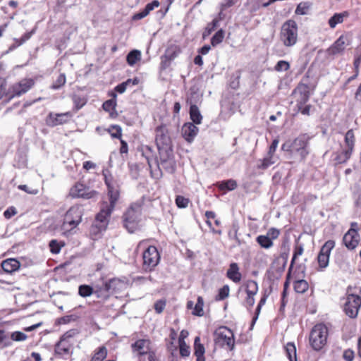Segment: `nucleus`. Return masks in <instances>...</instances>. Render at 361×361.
<instances>
[{
	"instance_id": "obj_40",
	"label": "nucleus",
	"mask_w": 361,
	"mask_h": 361,
	"mask_svg": "<svg viewBox=\"0 0 361 361\" xmlns=\"http://www.w3.org/2000/svg\"><path fill=\"white\" fill-rule=\"evenodd\" d=\"M204 215L206 217V224L210 228L212 232L219 235L221 234V230L216 228L212 222V221H214L216 219V214L215 212L212 211H207Z\"/></svg>"
},
{
	"instance_id": "obj_52",
	"label": "nucleus",
	"mask_w": 361,
	"mask_h": 361,
	"mask_svg": "<svg viewBox=\"0 0 361 361\" xmlns=\"http://www.w3.org/2000/svg\"><path fill=\"white\" fill-rule=\"evenodd\" d=\"M352 153L345 149L337 154L335 160L338 164L345 163L351 157Z\"/></svg>"
},
{
	"instance_id": "obj_57",
	"label": "nucleus",
	"mask_w": 361,
	"mask_h": 361,
	"mask_svg": "<svg viewBox=\"0 0 361 361\" xmlns=\"http://www.w3.org/2000/svg\"><path fill=\"white\" fill-rule=\"evenodd\" d=\"M224 38V32L223 30H218L211 39V44L213 47H216L222 42Z\"/></svg>"
},
{
	"instance_id": "obj_3",
	"label": "nucleus",
	"mask_w": 361,
	"mask_h": 361,
	"mask_svg": "<svg viewBox=\"0 0 361 361\" xmlns=\"http://www.w3.org/2000/svg\"><path fill=\"white\" fill-rule=\"evenodd\" d=\"M329 329L324 323L315 324L310 331L309 343L315 351H319L327 344Z\"/></svg>"
},
{
	"instance_id": "obj_34",
	"label": "nucleus",
	"mask_w": 361,
	"mask_h": 361,
	"mask_svg": "<svg viewBox=\"0 0 361 361\" xmlns=\"http://www.w3.org/2000/svg\"><path fill=\"white\" fill-rule=\"evenodd\" d=\"M3 99L6 103H8L12 99V97L10 93V87H8L6 80L0 79V100Z\"/></svg>"
},
{
	"instance_id": "obj_21",
	"label": "nucleus",
	"mask_w": 361,
	"mask_h": 361,
	"mask_svg": "<svg viewBox=\"0 0 361 361\" xmlns=\"http://www.w3.org/2000/svg\"><path fill=\"white\" fill-rule=\"evenodd\" d=\"M108 95L111 97V99L105 101L102 104L103 109L109 114V117L111 118H116L118 116V114L116 109L117 106L116 97L117 94L114 92H109Z\"/></svg>"
},
{
	"instance_id": "obj_39",
	"label": "nucleus",
	"mask_w": 361,
	"mask_h": 361,
	"mask_svg": "<svg viewBox=\"0 0 361 361\" xmlns=\"http://www.w3.org/2000/svg\"><path fill=\"white\" fill-rule=\"evenodd\" d=\"M35 30H32L30 32H25L20 38H14L13 39V43L9 47V50H13L23 44L25 42H26L28 39H30L32 35L34 34Z\"/></svg>"
},
{
	"instance_id": "obj_32",
	"label": "nucleus",
	"mask_w": 361,
	"mask_h": 361,
	"mask_svg": "<svg viewBox=\"0 0 361 361\" xmlns=\"http://www.w3.org/2000/svg\"><path fill=\"white\" fill-rule=\"evenodd\" d=\"M269 4L270 2L263 3L262 0H247L245 3V7L251 14H254L261 7H267Z\"/></svg>"
},
{
	"instance_id": "obj_25",
	"label": "nucleus",
	"mask_w": 361,
	"mask_h": 361,
	"mask_svg": "<svg viewBox=\"0 0 361 361\" xmlns=\"http://www.w3.org/2000/svg\"><path fill=\"white\" fill-rule=\"evenodd\" d=\"M94 294L97 298L104 301L107 300L110 298L111 293L106 281H104L102 284L94 285Z\"/></svg>"
},
{
	"instance_id": "obj_42",
	"label": "nucleus",
	"mask_w": 361,
	"mask_h": 361,
	"mask_svg": "<svg viewBox=\"0 0 361 361\" xmlns=\"http://www.w3.org/2000/svg\"><path fill=\"white\" fill-rule=\"evenodd\" d=\"M71 98L74 104L73 111L75 112H77L78 110L82 108L87 102V99L85 97H81L77 94H73Z\"/></svg>"
},
{
	"instance_id": "obj_31",
	"label": "nucleus",
	"mask_w": 361,
	"mask_h": 361,
	"mask_svg": "<svg viewBox=\"0 0 361 361\" xmlns=\"http://www.w3.org/2000/svg\"><path fill=\"white\" fill-rule=\"evenodd\" d=\"M1 267L5 272L12 273L20 268V262L16 259H7L2 262Z\"/></svg>"
},
{
	"instance_id": "obj_8",
	"label": "nucleus",
	"mask_w": 361,
	"mask_h": 361,
	"mask_svg": "<svg viewBox=\"0 0 361 361\" xmlns=\"http://www.w3.org/2000/svg\"><path fill=\"white\" fill-rule=\"evenodd\" d=\"M35 85V80L31 78H23L20 80L10 85V93L12 99L20 97L29 92Z\"/></svg>"
},
{
	"instance_id": "obj_63",
	"label": "nucleus",
	"mask_w": 361,
	"mask_h": 361,
	"mask_svg": "<svg viewBox=\"0 0 361 361\" xmlns=\"http://www.w3.org/2000/svg\"><path fill=\"white\" fill-rule=\"evenodd\" d=\"M159 161L161 159H173L171 157V149L169 148H164L159 149Z\"/></svg>"
},
{
	"instance_id": "obj_24",
	"label": "nucleus",
	"mask_w": 361,
	"mask_h": 361,
	"mask_svg": "<svg viewBox=\"0 0 361 361\" xmlns=\"http://www.w3.org/2000/svg\"><path fill=\"white\" fill-rule=\"evenodd\" d=\"M105 281L108 286L111 295L120 293L126 287V282L118 278H114Z\"/></svg>"
},
{
	"instance_id": "obj_30",
	"label": "nucleus",
	"mask_w": 361,
	"mask_h": 361,
	"mask_svg": "<svg viewBox=\"0 0 361 361\" xmlns=\"http://www.w3.org/2000/svg\"><path fill=\"white\" fill-rule=\"evenodd\" d=\"M293 278L294 281L293 286L295 293L298 294H303L308 290L309 283L307 281L298 278L295 274H293Z\"/></svg>"
},
{
	"instance_id": "obj_7",
	"label": "nucleus",
	"mask_w": 361,
	"mask_h": 361,
	"mask_svg": "<svg viewBox=\"0 0 361 361\" xmlns=\"http://www.w3.org/2000/svg\"><path fill=\"white\" fill-rule=\"evenodd\" d=\"M160 254L154 245L145 247L142 252V269L145 271H152L160 261Z\"/></svg>"
},
{
	"instance_id": "obj_48",
	"label": "nucleus",
	"mask_w": 361,
	"mask_h": 361,
	"mask_svg": "<svg viewBox=\"0 0 361 361\" xmlns=\"http://www.w3.org/2000/svg\"><path fill=\"white\" fill-rule=\"evenodd\" d=\"M94 286L80 285L78 288V294L82 298H87L94 294Z\"/></svg>"
},
{
	"instance_id": "obj_62",
	"label": "nucleus",
	"mask_w": 361,
	"mask_h": 361,
	"mask_svg": "<svg viewBox=\"0 0 361 361\" xmlns=\"http://www.w3.org/2000/svg\"><path fill=\"white\" fill-rule=\"evenodd\" d=\"M130 85V80H127L126 81L123 82L118 84V85H116L114 87L113 92H116V94L117 92L120 93V94H122V93H123L126 90L127 87L128 85Z\"/></svg>"
},
{
	"instance_id": "obj_18",
	"label": "nucleus",
	"mask_w": 361,
	"mask_h": 361,
	"mask_svg": "<svg viewBox=\"0 0 361 361\" xmlns=\"http://www.w3.org/2000/svg\"><path fill=\"white\" fill-rule=\"evenodd\" d=\"M151 344L149 339H138L131 344L132 352L137 357L148 355L152 350Z\"/></svg>"
},
{
	"instance_id": "obj_6",
	"label": "nucleus",
	"mask_w": 361,
	"mask_h": 361,
	"mask_svg": "<svg viewBox=\"0 0 361 361\" xmlns=\"http://www.w3.org/2000/svg\"><path fill=\"white\" fill-rule=\"evenodd\" d=\"M77 334L75 329H71L64 333L55 345V355L61 357L71 355L73 345V339Z\"/></svg>"
},
{
	"instance_id": "obj_23",
	"label": "nucleus",
	"mask_w": 361,
	"mask_h": 361,
	"mask_svg": "<svg viewBox=\"0 0 361 361\" xmlns=\"http://www.w3.org/2000/svg\"><path fill=\"white\" fill-rule=\"evenodd\" d=\"M226 277L235 283H239L242 280V274L236 262L230 264L226 274Z\"/></svg>"
},
{
	"instance_id": "obj_2",
	"label": "nucleus",
	"mask_w": 361,
	"mask_h": 361,
	"mask_svg": "<svg viewBox=\"0 0 361 361\" xmlns=\"http://www.w3.org/2000/svg\"><path fill=\"white\" fill-rule=\"evenodd\" d=\"M310 137L307 134H300L293 140H286L281 145V150L290 159H293L299 162L304 161L310 154Z\"/></svg>"
},
{
	"instance_id": "obj_29",
	"label": "nucleus",
	"mask_w": 361,
	"mask_h": 361,
	"mask_svg": "<svg viewBox=\"0 0 361 361\" xmlns=\"http://www.w3.org/2000/svg\"><path fill=\"white\" fill-rule=\"evenodd\" d=\"M204 353V346L200 343V338L196 336L194 341V355L196 357V361H205Z\"/></svg>"
},
{
	"instance_id": "obj_35",
	"label": "nucleus",
	"mask_w": 361,
	"mask_h": 361,
	"mask_svg": "<svg viewBox=\"0 0 361 361\" xmlns=\"http://www.w3.org/2000/svg\"><path fill=\"white\" fill-rule=\"evenodd\" d=\"M107 355L108 350L106 346H99L93 351L90 361H104Z\"/></svg>"
},
{
	"instance_id": "obj_58",
	"label": "nucleus",
	"mask_w": 361,
	"mask_h": 361,
	"mask_svg": "<svg viewBox=\"0 0 361 361\" xmlns=\"http://www.w3.org/2000/svg\"><path fill=\"white\" fill-rule=\"evenodd\" d=\"M267 295L266 294V293L262 295V297L261 298L258 305H257V307L256 308V310H255V317H253L252 319V323L254 324L256 320L258 318V316L260 313V311H261V309L262 307V306L266 303V301H267Z\"/></svg>"
},
{
	"instance_id": "obj_61",
	"label": "nucleus",
	"mask_w": 361,
	"mask_h": 361,
	"mask_svg": "<svg viewBox=\"0 0 361 361\" xmlns=\"http://www.w3.org/2000/svg\"><path fill=\"white\" fill-rule=\"evenodd\" d=\"M166 305V300L165 299H161L155 302L154 305V309L157 314L163 312Z\"/></svg>"
},
{
	"instance_id": "obj_59",
	"label": "nucleus",
	"mask_w": 361,
	"mask_h": 361,
	"mask_svg": "<svg viewBox=\"0 0 361 361\" xmlns=\"http://www.w3.org/2000/svg\"><path fill=\"white\" fill-rule=\"evenodd\" d=\"M180 355L183 357H187L190 355V346L185 343H178Z\"/></svg>"
},
{
	"instance_id": "obj_28",
	"label": "nucleus",
	"mask_w": 361,
	"mask_h": 361,
	"mask_svg": "<svg viewBox=\"0 0 361 361\" xmlns=\"http://www.w3.org/2000/svg\"><path fill=\"white\" fill-rule=\"evenodd\" d=\"M159 1L157 0H154L151 3L147 4L144 9L133 15V20H138L144 18L150 13V11L154 10L155 8L159 7Z\"/></svg>"
},
{
	"instance_id": "obj_11",
	"label": "nucleus",
	"mask_w": 361,
	"mask_h": 361,
	"mask_svg": "<svg viewBox=\"0 0 361 361\" xmlns=\"http://www.w3.org/2000/svg\"><path fill=\"white\" fill-rule=\"evenodd\" d=\"M139 213L133 207H129L123 216V226L130 233L138 228Z\"/></svg>"
},
{
	"instance_id": "obj_55",
	"label": "nucleus",
	"mask_w": 361,
	"mask_h": 361,
	"mask_svg": "<svg viewBox=\"0 0 361 361\" xmlns=\"http://www.w3.org/2000/svg\"><path fill=\"white\" fill-rule=\"evenodd\" d=\"M317 259L319 268L321 270H323L324 269H325L328 267L329 262V257H326L323 253H321L320 252H319Z\"/></svg>"
},
{
	"instance_id": "obj_56",
	"label": "nucleus",
	"mask_w": 361,
	"mask_h": 361,
	"mask_svg": "<svg viewBox=\"0 0 361 361\" xmlns=\"http://www.w3.org/2000/svg\"><path fill=\"white\" fill-rule=\"evenodd\" d=\"M293 269L290 267L288 268V273L286 274V281L283 284V296L286 298L288 294V290L290 283V280L293 278V274H292Z\"/></svg>"
},
{
	"instance_id": "obj_50",
	"label": "nucleus",
	"mask_w": 361,
	"mask_h": 361,
	"mask_svg": "<svg viewBox=\"0 0 361 361\" xmlns=\"http://www.w3.org/2000/svg\"><path fill=\"white\" fill-rule=\"evenodd\" d=\"M230 293V288L228 285H224L221 287L217 295L215 297V300L216 301L224 300L229 296Z\"/></svg>"
},
{
	"instance_id": "obj_16",
	"label": "nucleus",
	"mask_w": 361,
	"mask_h": 361,
	"mask_svg": "<svg viewBox=\"0 0 361 361\" xmlns=\"http://www.w3.org/2000/svg\"><path fill=\"white\" fill-rule=\"evenodd\" d=\"M302 80H304V79ZM293 94L295 96L297 105L307 104L311 95L309 85L303 82V81L300 82L293 90Z\"/></svg>"
},
{
	"instance_id": "obj_44",
	"label": "nucleus",
	"mask_w": 361,
	"mask_h": 361,
	"mask_svg": "<svg viewBox=\"0 0 361 361\" xmlns=\"http://www.w3.org/2000/svg\"><path fill=\"white\" fill-rule=\"evenodd\" d=\"M159 165L169 173L175 171L176 163L173 159H161L159 161Z\"/></svg>"
},
{
	"instance_id": "obj_46",
	"label": "nucleus",
	"mask_w": 361,
	"mask_h": 361,
	"mask_svg": "<svg viewBox=\"0 0 361 361\" xmlns=\"http://www.w3.org/2000/svg\"><path fill=\"white\" fill-rule=\"evenodd\" d=\"M65 243L64 241H59L56 239H53L51 240L49 243V249H50V252L52 253V254H59L61 250V248L65 246Z\"/></svg>"
},
{
	"instance_id": "obj_45",
	"label": "nucleus",
	"mask_w": 361,
	"mask_h": 361,
	"mask_svg": "<svg viewBox=\"0 0 361 361\" xmlns=\"http://www.w3.org/2000/svg\"><path fill=\"white\" fill-rule=\"evenodd\" d=\"M257 243L264 249H269L274 245L271 239L267 235H260L256 238Z\"/></svg>"
},
{
	"instance_id": "obj_26",
	"label": "nucleus",
	"mask_w": 361,
	"mask_h": 361,
	"mask_svg": "<svg viewBox=\"0 0 361 361\" xmlns=\"http://www.w3.org/2000/svg\"><path fill=\"white\" fill-rule=\"evenodd\" d=\"M355 142L356 138L353 130H348L345 134L344 147L343 149H345L353 154L355 149Z\"/></svg>"
},
{
	"instance_id": "obj_36",
	"label": "nucleus",
	"mask_w": 361,
	"mask_h": 361,
	"mask_svg": "<svg viewBox=\"0 0 361 361\" xmlns=\"http://www.w3.org/2000/svg\"><path fill=\"white\" fill-rule=\"evenodd\" d=\"M216 186L221 191H231L235 190L238 185L235 180L229 179L227 180L219 181L216 183Z\"/></svg>"
},
{
	"instance_id": "obj_43",
	"label": "nucleus",
	"mask_w": 361,
	"mask_h": 361,
	"mask_svg": "<svg viewBox=\"0 0 361 361\" xmlns=\"http://www.w3.org/2000/svg\"><path fill=\"white\" fill-rule=\"evenodd\" d=\"M303 245L302 244L296 243L294 246L293 257L289 267H290V269H293L294 264H295L297 259L300 256H301L303 254Z\"/></svg>"
},
{
	"instance_id": "obj_17",
	"label": "nucleus",
	"mask_w": 361,
	"mask_h": 361,
	"mask_svg": "<svg viewBox=\"0 0 361 361\" xmlns=\"http://www.w3.org/2000/svg\"><path fill=\"white\" fill-rule=\"evenodd\" d=\"M73 113L66 111L64 113L50 112L47 117V123L49 126H57L68 123L72 118Z\"/></svg>"
},
{
	"instance_id": "obj_9",
	"label": "nucleus",
	"mask_w": 361,
	"mask_h": 361,
	"mask_svg": "<svg viewBox=\"0 0 361 361\" xmlns=\"http://www.w3.org/2000/svg\"><path fill=\"white\" fill-rule=\"evenodd\" d=\"M361 307V297L355 294H348L343 305V311L350 318H356Z\"/></svg>"
},
{
	"instance_id": "obj_47",
	"label": "nucleus",
	"mask_w": 361,
	"mask_h": 361,
	"mask_svg": "<svg viewBox=\"0 0 361 361\" xmlns=\"http://www.w3.org/2000/svg\"><path fill=\"white\" fill-rule=\"evenodd\" d=\"M285 350L290 361H297L296 347L293 343H288L285 346Z\"/></svg>"
},
{
	"instance_id": "obj_5",
	"label": "nucleus",
	"mask_w": 361,
	"mask_h": 361,
	"mask_svg": "<svg viewBox=\"0 0 361 361\" xmlns=\"http://www.w3.org/2000/svg\"><path fill=\"white\" fill-rule=\"evenodd\" d=\"M214 341L216 345L232 351L235 348L233 332L227 326H221L214 333Z\"/></svg>"
},
{
	"instance_id": "obj_53",
	"label": "nucleus",
	"mask_w": 361,
	"mask_h": 361,
	"mask_svg": "<svg viewBox=\"0 0 361 361\" xmlns=\"http://www.w3.org/2000/svg\"><path fill=\"white\" fill-rule=\"evenodd\" d=\"M66 82V77L64 73H60L59 75L57 77L56 80L53 82V84L51 86V88L53 90H58L63 87Z\"/></svg>"
},
{
	"instance_id": "obj_38",
	"label": "nucleus",
	"mask_w": 361,
	"mask_h": 361,
	"mask_svg": "<svg viewBox=\"0 0 361 361\" xmlns=\"http://www.w3.org/2000/svg\"><path fill=\"white\" fill-rule=\"evenodd\" d=\"M349 16L348 11H344L343 13H335L331 18L329 20V25L331 28H334L338 24L342 23L343 22L344 18H346Z\"/></svg>"
},
{
	"instance_id": "obj_10",
	"label": "nucleus",
	"mask_w": 361,
	"mask_h": 361,
	"mask_svg": "<svg viewBox=\"0 0 361 361\" xmlns=\"http://www.w3.org/2000/svg\"><path fill=\"white\" fill-rule=\"evenodd\" d=\"M83 215V209L79 205L72 206L66 213L63 220V224L70 226L73 229L81 222Z\"/></svg>"
},
{
	"instance_id": "obj_22",
	"label": "nucleus",
	"mask_w": 361,
	"mask_h": 361,
	"mask_svg": "<svg viewBox=\"0 0 361 361\" xmlns=\"http://www.w3.org/2000/svg\"><path fill=\"white\" fill-rule=\"evenodd\" d=\"M199 132V128L195 124L188 122L183 124L181 128L183 137L189 143H191Z\"/></svg>"
},
{
	"instance_id": "obj_20",
	"label": "nucleus",
	"mask_w": 361,
	"mask_h": 361,
	"mask_svg": "<svg viewBox=\"0 0 361 361\" xmlns=\"http://www.w3.org/2000/svg\"><path fill=\"white\" fill-rule=\"evenodd\" d=\"M360 240L357 230L354 228H350L343 238V244L349 250L355 249L358 245Z\"/></svg>"
},
{
	"instance_id": "obj_64",
	"label": "nucleus",
	"mask_w": 361,
	"mask_h": 361,
	"mask_svg": "<svg viewBox=\"0 0 361 361\" xmlns=\"http://www.w3.org/2000/svg\"><path fill=\"white\" fill-rule=\"evenodd\" d=\"M296 108L298 109V111L300 112L302 115L305 116H310V110L312 108L311 104H302V105H297Z\"/></svg>"
},
{
	"instance_id": "obj_37",
	"label": "nucleus",
	"mask_w": 361,
	"mask_h": 361,
	"mask_svg": "<svg viewBox=\"0 0 361 361\" xmlns=\"http://www.w3.org/2000/svg\"><path fill=\"white\" fill-rule=\"evenodd\" d=\"M104 131H106L111 135V138L121 140L123 130L119 125H111L108 128L104 129Z\"/></svg>"
},
{
	"instance_id": "obj_54",
	"label": "nucleus",
	"mask_w": 361,
	"mask_h": 361,
	"mask_svg": "<svg viewBox=\"0 0 361 361\" xmlns=\"http://www.w3.org/2000/svg\"><path fill=\"white\" fill-rule=\"evenodd\" d=\"M190 200L189 198L185 197L182 195H177L176 197L175 203L177 207L180 209H185L188 207Z\"/></svg>"
},
{
	"instance_id": "obj_60",
	"label": "nucleus",
	"mask_w": 361,
	"mask_h": 361,
	"mask_svg": "<svg viewBox=\"0 0 361 361\" xmlns=\"http://www.w3.org/2000/svg\"><path fill=\"white\" fill-rule=\"evenodd\" d=\"M274 156L268 155L267 157H264L261 160V164L257 166V168L259 169H266L271 165L274 164V161L273 160Z\"/></svg>"
},
{
	"instance_id": "obj_14",
	"label": "nucleus",
	"mask_w": 361,
	"mask_h": 361,
	"mask_svg": "<svg viewBox=\"0 0 361 361\" xmlns=\"http://www.w3.org/2000/svg\"><path fill=\"white\" fill-rule=\"evenodd\" d=\"M155 142L158 149L170 147L171 139L166 125L161 124L155 128Z\"/></svg>"
},
{
	"instance_id": "obj_12",
	"label": "nucleus",
	"mask_w": 361,
	"mask_h": 361,
	"mask_svg": "<svg viewBox=\"0 0 361 361\" xmlns=\"http://www.w3.org/2000/svg\"><path fill=\"white\" fill-rule=\"evenodd\" d=\"M182 52L181 48L177 44H169L164 54L161 56L160 67L162 70H166L170 67L172 61H173Z\"/></svg>"
},
{
	"instance_id": "obj_27",
	"label": "nucleus",
	"mask_w": 361,
	"mask_h": 361,
	"mask_svg": "<svg viewBox=\"0 0 361 361\" xmlns=\"http://www.w3.org/2000/svg\"><path fill=\"white\" fill-rule=\"evenodd\" d=\"M204 300L202 296H198L197 302L193 307V302L188 301L187 302V308L192 309V314L195 316L202 317L204 315Z\"/></svg>"
},
{
	"instance_id": "obj_1",
	"label": "nucleus",
	"mask_w": 361,
	"mask_h": 361,
	"mask_svg": "<svg viewBox=\"0 0 361 361\" xmlns=\"http://www.w3.org/2000/svg\"><path fill=\"white\" fill-rule=\"evenodd\" d=\"M102 174L104 176V183L107 187V195L109 202L103 201L101 203L100 211L95 217V226L98 228L100 231L106 229L111 214L120 197V190L118 182L108 171H103Z\"/></svg>"
},
{
	"instance_id": "obj_33",
	"label": "nucleus",
	"mask_w": 361,
	"mask_h": 361,
	"mask_svg": "<svg viewBox=\"0 0 361 361\" xmlns=\"http://www.w3.org/2000/svg\"><path fill=\"white\" fill-rule=\"evenodd\" d=\"M189 114H190V118L191 121H192V123H194L195 125H200L202 123L203 117H202V116L200 111V109L197 105H195V104L190 105Z\"/></svg>"
},
{
	"instance_id": "obj_51",
	"label": "nucleus",
	"mask_w": 361,
	"mask_h": 361,
	"mask_svg": "<svg viewBox=\"0 0 361 361\" xmlns=\"http://www.w3.org/2000/svg\"><path fill=\"white\" fill-rule=\"evenodd\" d=\"M311 6L310 2H300L295 11L296 15H305L308 13Z\"/></svg>"
},
{
	"instance_id": "obj_4",
	"label": "nucleus",
	"mask_w": 361,
	"mask_h": 361,
	"mask_svg": "<svg viewBox=\"0 0 361 361\" xmlns=\"http://www.w3.org/2000/svg\"><path fill=\"white\" fill-rule=\"evenodd\" d=\"M298 38V27L297 23L292 19L285 21L281 28L279 39L285 47L294 46Z\"/></svg>"
},
{
	"instance_id": "obj_41",
	"label": "nucleus",
	"mask_w": 361,
	"mask_h": 361,
	"mask_svg": "<svg viewBox=\"0 0 361 361\" xmlns=\"http://www.w3.org/2000/svg\"><path fill=\"white\" fill-rule=\"evenodd\" d=\"M141 59V52L139 50L134 49L130 51L127 56L126 61L130 66H134L137 61Z\"/></svg>"
},
{
	"instance_id": "obj_13",
	"label": "nucleus",
	"mask_w": 361,
	"mask_h": 361,
	"mask_svg": "<svg viewBox=\"0 0 361 361\" xmlns=\"http://www.w3.org/2000/svg\"><path fill=\"white\" fill-rule=\"evenodd\" d=\"M242 287L246 293L244 305L247 309H251L255 302V296L258 292V284L255 281L249 279L243 283Z\"/></svg>"
},
{
	"instance_id": "obj_15",
	"label": "nucleus",
	"mask_w": 361,
	"mask_h": 361,
	"mask_svg": "<svg viewBox=\"0 0 361 361\" xmlns=\"http://www.w3.org/2000/svg\"><path fill=\"white\" fill-rule=\"evenodd\" d=\"M96 194V191L90 190L87 186L80 182H77L69 191V195L73 198L91 199Z\"/></svg>"
},
{
	"instance_id": "obj_19",
	"label": "nucleus",
	"mask_w": 361,
	"mask_h": 361,
	"mask_svg": "<svg viewBox=\"0 0 361 361\" xmlns=\"http://www.w3.org/2000/svg\"><path fill=\"white\" fill-rule=\"evenodd\" d=\"M348 44L347 36L342 35L326 49V52L330 56L341 55Z\"/></svg>"
},
{
	"instance_id": "obj_49",
	"label": "nucleus",
	"mask_w": 361,
	"mask_h": 361,
	"mask_svg": "<svg viewBox=\"0 0 361 361\" xmlns=\"http://www.w3.org/2000/svg\"><path fill=\"white\" fill-rule=\"evenodd\" d=\"M336 243L334 240H329L321 247L319 252L330 257L331 250L334 248Z\"/></svg>"
}]
</instances>
